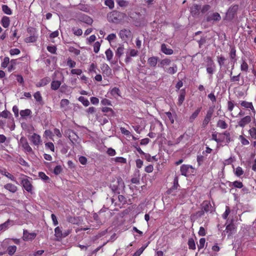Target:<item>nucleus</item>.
Wrapping results in <instances>:
<instances>
[{
    "label": "nucleus",
    "instance_id": "43",
    "mask_svg": "<svg viewBox=\"0 0 256 256\" xmlns=\"http://www.w3.org/2000/svg\"><path fill=\"white\" fill-rule=\"evenodd\" d=\"M248 70V65L246 60H242V63L240 65V70L242 72H247Z\"/></svg>",
    "mask_w": 256,
    "mask_h": 256
},
{
    "label": "nucleus",
    "instance_id": "63",
    "mask_svg": "<svg viewBox=\"0 0 256 256\" xmlns=\"http://www.w3.org/2000/svg\"><path fill=\"white\" fill-rule=\"evenodd\" d=\"M249 134L252 138L256 139V128H252L249 130Z\"/></svg>",
    "mask_w": 256,
    "mask_h": 256
},
{
    "label": "nucleus",
    "instance_id": "36",
    "mask_svg": "<svg viewBox=\"0 0 256 256\" xmlns=\"http://www.w3.org/2000/svg\"><path fill=\"white\" fill-rule=\"evenodd\" d=\"M124 48L123 46H118L116 50V56L120 58L124 54Z\"/></svg>",
    "mask_w": 256,
    "mask_h": 256
},
{
    "label": "nucleus",
    "instance_id": "47",
    "mask_svg": "<svg viewBox=\"0 0 256 256\" xmlns=\"http://www.w3.org/2000/svg\"><path fill=\"white\" fill-rule=\"evenodd\" d=\"M232 72L231 70L230 72V80L232 82H239L240 80V74H238L237 76H232Z\"/></svg>",
    "mask_w": 256,
    "mask_h": 256
},
{
    "label": "nucleus",
    "instance_id": "48",
    "mask_svg": "<svg viewBox=\"0 0 256 256\" xmlns=\"http://www.w3.org/2000/svg\"><path fill=\"white\" fill-rule=\"evenodd\" d=\"M219 133L220 132H218L216 131L212 132V138H211L212 140L215 141L218 144V142L220 141V140H218Z\"/></svg>",
    "mask_w": 256,
    "mask_h": 256
},
{
    "label": "nucleus",
    "instance_id": "52",
    "mask_svg": "<svg viewBox=\"0 0 256 256\" xmlns=\"http://www.w3.org/2000/svg\"><path fill=\"white\" fill-rule=\"evenodd\" d=\"M171 62V60L169 58H164L160 62V65L162 68H164V66L169 65Z\"/></svg>",
    "mask_w": 256,
    "mask_h": 256
},
{
    "label": "nucleus",
    "instance_id": "54",
    "mask_svg": "<svg viewBox=\"0 0 256 256\" xmlns=\"http://www.w3.org/2000/svg\"><path fill=\"white\" fill-rule=\"evenodd\" d=\"M72 30L75 36H80L82 34V30L81 28L76 29L75 28H72Z\"/></svg>",
    "mask_w": 256,
    "mask_h": 256
},
{
    "label": "nucleus",
    "instance_id": "1",
    "mask_svg": "<svg viewBox=\"0 0 256 256\" xmlns=\"http://www.w3.org/2000/svg\"><path fill=\"white\" fill-rule=\"evenodd\" d=\"M210 8L209 4H204L202 7L199 4H194L190 8V12L194 18H199L206 14Z\"/></svg>",
    "mask_w": 256,
    "mask_h": 256
},
{
    "label": "nucleus",
    "instance_id": "3",
    "mask_svg": "<svg viewBox=\"0 0 256 256\" xmlns=\"http://www.w3.org/2000/svg\"><path fill=\"white\" fill-rule=\"evenodd\" d=\"M238 10V6L236 4L232 6L228 10L224 20L228 22L232 21L236 17Z\"/></svg>",
    "mask_w": 256,
    "mask_h": 256
},
{
    "label": "nucleus",
    "instance_id": "18",
    "mask_svg": "<svg viewBox=\"0 0 256 256\" xmlns=\"http://www.w3.org/2000/svg\"><path fill=\"white\" fill-rule=\"evenodd\" d=\"M225 231L228 234V236H230L236 232V226L233 223L231 222L226 226Z\"/></svg>",
    "mask_w": 256,
    "mask_h": 256
},
{
    "label": "nucleus",
    "instance_id": "21",
    "mask_svg": "<svg viewBox=\"0 0 256 256\" xmlns=\"http://www.w3.org/2000/svg\"><path fill=\"white\" fill-rule=\"evenodd\" d=\"M186 94V92L184 88L180 90V95L178 96V102L177 103L178 106H180L182 104L185 100Z\"/></svg>",
    "mask_w": 256,
    "mask_h": 256
},
{
    "label": "nucleus",
    "instance_id": "20",
    "mask_svg": "<svg viewBox=\"0 0 256 256\" xmlns=\"http://www.w3.org/2000/svg\"><path fill=\"white\" fill-rule=\"evenodd\" d=\"M239 104L240 106L246 108H248L252 110V112H254V108L252 102H248L244 100L240 101Z\"/></svg>",
    "mask_w": 256,
    "mask_h": 256
},
{
    "label": "nucleus",
    "instance_id": "4",
    "mask_svg": "<svg viewBox=\"0 0 256 256\" xmlns=\"http://www.w3.org/2000/svg\"><path fill=\"white\" fill-rule=\"evenodd\" d=\"M221 20V16L217 12H208L204 16L203 22H218Z\"/></svg>",
    "mask_w": 256,
    "mask_h": 256
},
{
    "label": "nucleus",
    "instance_id": "50",
    "mask_svg": "<svg viewBox=\"0 0 256 256\" xmlns=\"http://www.w3.org/2000/svg\"><path fill=\"white\" fill-rule=\"evenodd\" d=\"M2 10L6 14L10 15L12 14L11 9L7 5H2Z\"/></svg>",
    "mask_w": 256,
    "mask_h": 256
},
{
    "label": "nucleus",
    "instance_id": "62",
    "mask_svg": "<svg viewBox=\"0 0 256 256\" xmlns=\"http://www.w3.org/2000/svg\"><path fill=\"white\" fill-rule=\"evenodd\" d=\"M67 65L70 68H74L76 66V62L69 58L67 60Z\"/></svg>",
    "mask_w": 256,
    "mask_h": 256
},
{
    "label": "nucleus",
    "instance_id": "23",
    "mask_svg": "<svg viewBox=\"0 0 256 256\" xmlns=\"http://www.w3.org/2000/svg\"><path fill=\"white\" fill-rule=\"evenodd\" d=\"M54 236L57 240H60L63 238V232L62 227L58 226L54 228Z\"/></svg>",
    "mask_w": 256,
    "mask_h": 256
},
{
    "label": "nucleus",
    "instance_id": "44",
    "mask_svg": "<svg viewBox=\"0 0 256 256\" xmlns=\"http://www.w3.org/2000/svg\"><path fill=\"white\" fill-rule=\"evenodd\" d=\"M32 114V111L30 109H26L22 110L20 112V114L22 118H25L29 116Z\"/></svg>",
    "mask_w": 256,
    "mask_h": 256
},
{
    "label": "nucleus",
    "instance_id": "6",
    "mask_svg": "<svg viewBox=\"0 0 256 256\" xmlns=\"http://www.w3.org/2000/svg\"><path fill=\"white\" fill-rule=\"evenodd\" d=\"M214 106H210L206 111V114L204 117V118L202 120V126L203 128H206L207 126L208 123L212 120L214 112Z\"/></svg>",
    "mask_w": 256,
    "mask_h": 256
},
{
    "label": "nucleus",
    "instance_id": "55",
    "mask_svg": "<svg viewBox=\"0 0 256 256\" xmlns=\"http://www.w3.org/2000/svg\"><path fill=\"white\" fill-rule=\"evenodd\" d=\"M217 60L218 64L220 66L221 68L224 65V62L226 60V58L224 56H217Z\"/></svg>",
    "mask_w": 256,
    "mask_h": 256
},
{
    "label": "nucleus",
    "instance_id": "46",
    "mask_svg": "<svg viewBox=\"0 0 256 256\" xmlns=\"http://www.w3.org/2000/svg\"><path fill=\"white\" fill-rule=\"evenodd\" d=\"M78 100L81 102L85 106H88L90 104L88 100L84 96H80L78 98Z\"/></svg>",
    "mask_w": 256,
    "mask_h": 256
},
{
    "label": "nucleus",
    "instance_id": "27",
    "mask_svg": "<svg viewBox=\"0 0 256 256\" xmlns=\"http://www.w3.org/2000/svg\"><path fill=\"white\" fill-rule=\"evenodd\" d=\"M228 186L234 188H242L244 187V184L242 182L235 180L234 182H229Z\"/></svg>",
    "mask_w": 256,
    "mask_h": 256
},
{
    "label": "nucleus",
    "instance_id": "13",
    "mask_svg": "<svg viewBox=\"0 0 256 256\" xmlns=\"http://www.w3.org/2000/svg\"><path fill=\"white\" fill-rule=\"evenodd\" d=\"M36 232H29L27 230H24L22 239L24 241L32 240L36 238Z\"/></svg>",
    "mask_w": 256,
    "mask_h": 256
},
{
    "label": "nucleus",
    "instance_id": "31",
    "mask_svg": "<svg viewBox=\"0 0 256 256\" xmlns=\"http://www.w3.org/2000/svg\"><path fill=\"white\" fill-rule=\"evenodd\" d=\"M162 52L166 54L170 55L173 54V50L171 48H168L166 45L164 44H162L161 46Z\"/></svg>",
    "mask_w": 256,
    "mask_h": 256
},
{
    "label": "nucleus",
    "instance_id": "24",
    "mask_svg": "<svg viewBox=\"0 0 256 256\" xmlns=\"http://www.w3.org/2000/svg\"><path fill=\"white\" fill-rule=\"evenodd\" d=\"M50 82V78L49 77H45L40 80L36 84V87H42L47 85Z\"/></svg>",
    "mask_w": 256,
    "mask_h": 256
},
{
    "label": "nucleus",
    "instance_id": "39",
    "mask_svg": "<svg viewBox=\"0 0 256 256\" xmlns=\"http://www.w3.org/2000/svg\"><path fill=\"white\" fill-rule=\"evenodd\" d=\"M105 54L107 60L110 62L114 56L112 50L110 48H108L105 52Z\"/></svg>",
    "mask_w": 256,
    "mask_h": 256
},
{
    "label": "nucleus",
    "instance_id": "38",
    "mask_svg": "<svg viewBox=\"0 0 256 256\" xmlns=\"http://www.w3.org/2000/svg\"><path fill=\"white\" fill-rule=\"evenodd\" d=\"M34 97L36 100L40 104H43L42 98L40 92L38 91L35 92L34 94Z\"/></svg>",
    "mask_w": 256,
    "mask_h": 256
},
{
    "label": "nucleus",
    "instance_id": "19",
    "mask_svg": "<svg viewBox=\"0 0 256 256\" xmlns=\"http://www.w3.org/2000/svg\"><path fill=\"white\" fill-rule=\"evenodd\" d=\"M70 101L67 99H62L60 102V108L64 112L68 110Z\"/></svg>",
    "mask_w": 256,
    "mask_h": 256
},
{
    "label": "nucleus",
    "instance_id": "41",
    "mask_svg": "<svg viewBox=\"0 0 256 256\" xmlns=\"http://www.w3.org/2000/svg\"><path fill=\"white\" fill-rule=\"evenodd\" d=\"M110 94H111V95H112L114 96H120V90L118 88H116V87H114V88H112L110 91Z\"/></svg>",
    "mask_w": 256,
    "mask_h": 256
},
{
    "label": "nucleus",
    "instance_id": "37",
    "mask_svg": "<svg viewBox=\"0 0 256 256\" xmlns=\"http://www.w3.org/2000/svg\"><path fill=\"white\" fill-rule=\"evenodd\" d=\"M165 71L170 74H176L178 71V66L176 64H173L172 67H170L168 68H167Z\"/></svg>",
    "mask_w": 256,
    "mask_h": 256
},
{
    "label": "nucleus",
    "instance_id": "57",
    "mask_svg": "<svg viewBox=\"0 0 256 256\" xmlns=\"http://www.w3.org/2000/svg\"><path fill=\"white\" fill-rule=\"evenodd\" d=\"M205 242H206L205 238H200V241H199V244H198V250H200V249L204 248Z\"/></svg>",
    "mask_w": 256,
    "mask_h": 256
},
{
    "label": "nucleus",
    "instance_id": "59",
    "mask_svg": "<svg viewBox=\"0 0 256 256\" xmlns=\"http://www.w3.org/2000/svg\"><path fill=\"white\" fill-rule=\"evenodd\" d=\"M101 44L99 42H96L94 44V52L98 53L100 49Z\"/></svg>",
    "mask_w": 256,
    "mask_h": 256
},
{
    "label": "nucleus",
    "instance_id": "8",
    "mask_svg": "<svg viewBox=\"0 0 256 256\" xmlns=\"http://www.w3.org/2000/svg\"><path fill=\"white\" fill-rule=\"evenodd\" d=\"M100 68L102 71V74L104 78H112V70L108 64H102L100 66Z\"/></svg>",
    "mask_w": 256,
    "mask_h": 256
},
{
    "label": "nucleus",
    "instance_id": "9",
    "mask_svg": "<svg viewBox=\"0 0 256 256\" xmlns=\"http://www.w3.org/2000/svg\"><path fill=\"white\" fill-rule=\"evenodd\" d=\"M194 170L192 166L189 164H182L180 168L181 174L187 176L188 174L193 172Z\"/></svg>",
    "mask_w": 256,
    "mask_h": 256
},
{
    "label": "nucleus",
    "instance_id": "22",
    "mask_svg": "<svg viewBox=\"0 0 256 256\" xmlns=\"http://www.w3.org/2000/svg\"><path fill=\"white\" fill-rule=\"evenodd\" d=\"M4 187L6 190L13 194L18 190V187L12 183H8Z\"/></svg>",
    "mask_w": 256,
    "mask_h": 256
},
{
    "label": "nucleus",
    "instance_id": "7",
    "mask_svg": "<svg viewBox=\"0 0 256 256\" xmlns=\"http://www.w3.org/2000/svg\"><path fill=\"white\" fill-rule=\"evenodd\" d=\"M218 140H220L218 143H224L226 145H228L230 142L232 141L230 133L228 130H226L223 132H220Z\"/></svg>",
    "mask_w": 256,
    "mask_h": 256
},
{
    "label": "nucleus",
    "instance_id": "29",
    "mask_svg": "<svg viewBox=\"0 0 256 256\" xmlns=\"http://www.w3.org/2000/svg\"><path fill=\"white\" fill-rule=\"evenodd\" d=\"M158 59L156 56L149 58L148 60V64L151 67H155L158 63Z\"/></svg>",
    "mask_w": 256,
    "mask_h": 256
},
{
    "label": "nucleus",
    "instance_id": "10",
    "mask_svg": "<svg viewBox=\"0 0 256 256\" xmlns=\"http://www.w3.org/2000/svg\"><path fill=\"white\" fill-rule=\"evenodd\" d=\"M22 147L24 150V152L28 153H32L33 152L32 148L29 145V144L25 137H22L20 140Z\"/></svg>",
    "mask_w": 256,
    "mask_h": 256
},
{
    "label": "nucleus",
    "instance_id": "58",
    "mask_svg": "<svg viewBox=\"0 0 256 256\" xmlns=\"http://www.w3.org/2000/svg\"><path fill=\"white\" fill-rule=\"evenodd\" d=\"M114 161L120 164H126V160L123 157H116L114 158Z\"/></svg>",
    "mask_w": 256,
    "mask_h": 256
},
{
    "label": "nucleus",
    "instance_id": "51",
    "mask_svg": "<svg viewBox=\"0 0 256 256\" xmlns=\"http://www.w3.org/2000/svg\"><path fill=\"white\" fill-rule=\"evenodd\" d=\"M38 176L45 182H50V178L47 176L44 172H39Z\"/></svg>",
    "mask_w": 256,
    "mask_h": 256
},
{
    "label": "nucleus",
    "instance_id": "35",
    "mask_svg": "<svg viewBox=\"0 0 256 256\" xmlns=\"http://www.w3.org/2000/svg\"><path fill=\"white\" fill-rule=\"evenodd\" d=\"M0 173H1L2 174L6 176V177L8 178L11 180H12L13 182H16V178L12 174H11L8 172L6 170H0Z\"/></svg>",
    "mask_w": 256,
    "mask_h": 256
},
{
    "label": "nucleus",
    "instance_id": "32",
    "mask_svg": "<svg viewBox=\"0 0 256 256\" xmlns=\"http://www.w3.org/2000/svg\"><path fill=\"white\" fill-rule=\"evenodd\" d=\"M61 84L62 82L60 80H52L50 84V88L52 90H56L60 88Z\"/></svg>",
    "mask_w": 256,
    "mask_h": 256
},
{
    "label": "nucleus",
    "instance_id": "33",
    "mask_svg": "<svg viewBox=\"0 0 256 256\" xmlns=\"http://www.w3.org/2000/svg\"><path fill=\"white\" fill-rule=\"evenodd\" d=\"M0 23L4 28H8L10 24V18L6 16H3Z\"/></svg>",
    "mask_w": 256,
    "mask_h": 256
},
{
    "label": "nucleus",
    "instance_id": "30",
    "mask_svg": "<svg viewBox=\"0 0 256 256\" xmlns=\"http://www.w3.org/2000/svg\"><path fill=\"white\" fill-rule=\"evenodd\" d=\"M202 110V107L197 108V109L190 116L189 118L190 122H192L198 117Z\"/></svg>",
    "mask_w": 256,
    "mask_h": 256
},
{
    "label": "nucleus",
    "instance_id": "53",
    "mask_svg": "<svg viewBox=\"0 0 256 256\" xmlns=\"http://www.w3.org/2000/svg\"><path fill=\"white\" fill-rule=\"evenodd\" d=\"M104 4L110 9H112L114 6V3L113 0H106Z\"/></svg>",
    "mask_w": 256,
    "mask_h": 256
},
{
    "label": "nucleus",
    "instance_id": "16",
    "mask_svg": "<svg viewBox=\"0 0 256 256\" xmlns=\"http://www.w3.org/2000/svg\"><path fill=\"white\" fill-rule=\"evenodd\" d=\"M252 120V118L250 116H246L241 118L238 122V126L241 128H244Z\"/></svg>",
    "mask_w": 256,
    "mask_h": 256
},
{
    "label": "nucleus",
    "instance_id": "64",
    "mask_svg": "<svg viewBox=\"0 0 256 256\" xmlns=\"http://www.w3.org/2000/svg\"><path fill=\"white\" fill-rule=\"evenodd\" d=\"M45 146L46 148L50 150L51 151L53 152L54 151V146L52 142H47L45 144Z\"/></svg>",
    "mask_w": 256,
    "mask_h": 256
},
{
    "label": "nucleus",
    "instance_id": "61",
    "mask_svg": "<svg viewBox=\"0 0 256 256\" xmlns=\"http://www.w3.org/2000/svg\"><path fill=\"white\" fill-rule=\"evenodd\" d=\"M239 140H240L241 143L243 145L246 146L250 144L249 141L242 135L239 136Z\"/></svg>",
    "mask_w": 256,
    "mask_h": 256
},
{
    "label": "nucleus",
    "instance_id": "26",
    "mask_svg": "<svg viewBox=\"0 0 256 256\" xmlns=\"http://www.w3.org/2000/svg\"><path fill=\"white\" fill-rule=\"evenodd\" d=\"M212 208V205L209 201L204 200L201 204V208L206 212H208Z\"/></svg>",
    "mask_w": 256,
    "mask_h": 256
},
{
    "label": "nucleus",
    "instance_id": "5",
    "mask_svg": "<svg viewBox=\"0 0 256 256\" xmlns=\"http://www.w3.org/2000/svg\"><path fill=\"white\" fill-rule=\"evenodd\" d=\"M27 32L30 36L25 38V42L27 43L36 42L38 38L36 28L32 27L28 28Z\"/></svg>",
    "mask_w": 256,
    "mask_h": 256
},
{
    "label": "nucleus",
    "instance_id": "45",
    "mask_svg": "<svg viewBox=\"0 0 256 256\" xmlns=\"http://www.w3.org/2000/svg\"><path fill=\"white\" fill-rule=\"evenodd\" d=\"M16 246H10L8 248L7 252L9 255L12 256L16 252Z\"/></svg>",
    "mask_w": 256,
    "mask_h": 256
},
{
    "label": "nucleus",
    "instance_id": "17",
    "mask_svg": "<svg viewBox=\"0 0 256 256\" xmlns=\"http://www.w3.org/2000/svg\"><path fill=\"white\" fill-rule=\"evenodd\" d=\"M229 56L231 60V62H233V66H232V69L234 68V64L237 60L236 58V49L234 46H230V51L229 52Z\"/></svg>",
    "mask_w": 256,
    "mask_h": 256
},
{
    "label": "nucleus",
    "instance_id": "56",
    "mask_svg": "<svg viewBox=\"0 0 256 256\" xmlns=\"http://www.w3.org/2000/svg\"><path fill=\"white\" fill-rule=\"evenodd\" d=\"M206 67L207 66L215 67L214 63L213 60H212V58H210V56H208L206 58Z\"/></svg>",
    "mask_w": 256,
    "mask_h": 256
},
{
    "label": "nucleus",
    "instance_id": "14",
    "mask_svg": "<svg viewBox=\"0 0 256 256\" xmlns=\"http://www.w3.org/2000/svg\"><path fill=\"white\" fill-rule=\"evenodd\" d=\"M119 36L122 40H126L131 37L132 32L129 29L124 28L120 31Z\"/></svg>",
    "mask_w": 256,
    "mask_h": 256
},
{
    "label": "nucleus",
    "instance_id": "25",
    "mask_svg": "<svg viewBox=\"0 0 256 256\" xmlns=\"http://www.w3.org/2000/svg\"><path fill=\"white\" fill-rule=\"evenodd\" d=\"M233 172L236 176L238 178H240L242 175L244 174V170L240 166H238L236 168L234 166H232Z\"/></svg>",
    "mask_w": 256,
    "mask_h": 256
},
{
    "label": "nucleus",
    "instance_id": "42",
    "mask_svg": "<svg viewBox=\"0 0 256 256\" xmlns=\"http://www.w3.org/2000/svg\"><path fill=\"white\" fill-rule=\"evenodd\" d=\"M98 69V66L96 64L92 63L89 68H88V72L90 73H94L96 74V70Z\"/></svg>",
    "mask_w": 256,
    "mask_h": 256
},
{
    "label": "nucleus",
    "instance_id": "15",
    "mask_svg": "<svg viewBox=\"0 0 256 256\" xmlns=\"http://www.w3.org/2000/svg\"><path fill=\"white\" fill-rule=\"evenodd\" d=\"M21 183L24 188L28 192L32 191V186L30 181L27 178H23L22 180Z\"/></svg>",
    "mask_w": 256,
    "mask_h": 256
},
{
    "label": "nucleus",
    "instance_id": "12",
    "mask_svg": "<svg viewBox=\"0 0 256 256\" xmlns=\"http://www.w3.org/2000/svg\"><path fill=\"white\" fill-rule=\"evenodd\" d=\"M28 139L34 146H38L42 143L40 136L36 133H34L32 136H28Z\"/></svg>",
    "mask_w": 256,
    "mask_h": 256
},
{
    "label": "nucleus",
    "instance_id": "28",
    "mask_svg": "<svg viewBox=\"0 0 256 256\" xmlns=\"http://www.w3.org/2000/svg\"><path fill=\"white\" fill-rule=\"evenodd\" d=\"M216 126L222 130H226L228 128V124L225 120H219L216 122Z\"/></svg>",
    "mask_w": 256,
    "mask_h": 256
},
{
    "label": "nucleus",
    "instance_id": "40",
    "mask_svg": "<svg viewBox=\"0 0 256 256\" xmlns=\"http://www.w3.org/2000/svg\"><path fill=\"white\" fill-rule=\"evenodd\" d=\"M188 244L190 250H194L196 248V244L193 238H190L188 240Z\"/></svg>",
    "mask_w": 256,
    "mask_h": 256
},
{
    "label": "nucleus",
    "instance_id": "2",
    "mask_svg": "<svg viewBox=\"0 0 256 256\" xmlns=\"http://www.w3.org/2000/svg\"><path fill=\"white\" fill-rule=\"evenodd\" d=\"M126 17L125 13L117 10H113L108 14L107 18L109 22L120 24Z\"/></svg>",
    "mask_w": 256,
    "mask_h": 256
},
{
    "label": "nucleus",
    "instance_id": "60",
    "mask_svg": "<svg viewBox=\"0 0 256 256\" xmlns=\"http://www.w3.org/2000/svg\"><path fill=\"white\" fill-rule=\"evenodd\" d=\"M234 102L232 100L228 102V110L230 112H232L234 108Z\"/></svg>",
    "mask_w": 256,
    "mask_h": 256
},
{
    "label": "nucleus",
    "instance_id": "11",
    "mask_svg": "<svg viewBox=\"0 0 256 256\" xmlns=\"http://www.w3.org/2000/svg\"><path fill=\"white\" fill-rule=\"evenodd\" d=\"M77 18L79 21L88 24H92L93 22L92 19L90 16L82 13L78 14Z\"/></svg>",
    "mask_w": 256,
    "mask_h": 256
},
{
    "label": "nucleus",
    "instance_id": "34",
    "mask_svg": "<svg viewBox=\"0 0 256 256\" xmlns=\"http://www.w3.org/2000/svg\"><path fill=\"white\" fill-rule=\"evenodd\" d=\"M102 110L103 112L106 113V115L108 116H114V112L110 108L104 107Z\"/></svg>",
    "mask_w": 256,
    "mask_h": 256
},
{
    "label": "nucleus",
    "instance_id": "49",
    "mask_svg": "<svg viewBox=\"0 0 256 256\" xmlns=\"http://www.w3.org/2000/svg\"><path fill=\"white\" fill-rule=\"evenodd\" d=\"M147 245L146 246H142L138 250L133 254L132 256H140L145 248H146Z\"/></svg>",
    "mask_w": 256,
    "mask_h": 256
}]
</instances>
